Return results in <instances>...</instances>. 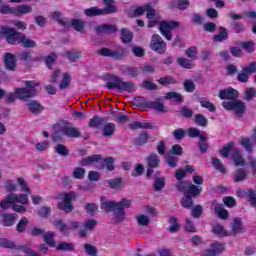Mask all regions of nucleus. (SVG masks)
<instances>
[{
	"label": "nucleus",
	"instance_id": "f257e3e1",
	"mask_svg": "<svg viewBox=\"0 0 256 256\" xmlns=\"http://www.w3.org/2000/svg\"><path fill=\"white\" fill-rule=\"evenodd\" d=\"M125 207H131V200L122 199L119 202L104 201L101 202V209L105 213H113L115 223H122L125 220Z\"/></svg>",
	"mask_w": 256,
	"mask_h": 256
},
{
	"label": "nucleus",
	"instance_id": "f03ea898",
	"mask_svg": "<svg viewBox=\"0 0 256 256\" xmlns=\"http://www.w3.org/2000/svg\"><path fill=\"white\" fill-rule=\"evenodd\" d=\"M109 82L106 83L107 89H117L120 93L125 91L126 93H135L137 86L131 81H124L123 78L115 74L108 75Z\"/></svg>",
	"mask_w": 256,
	"mask_h": 256
},
{
	"label": "nucleus",
	"instance_id": "7ed1b4c3",
	"mask_svg": "<svg viewBox=\"0 0 256 256\" xmlns=\"http://www.w3.org/2000/svg\"><path fill=\"white\" fill-rule=\"evenodd\" d=\"M25 85L26 87L24 88H14V93L20 101H27L28 99L35 97V94L37 93V89L35 88L39 87V83L33 80L26 81Z\"/></svg>",
	"mask_w": 256,
	"mask_h": 256
},
{
	"label": "nucleus",
	"instance_id": "20e7f679",
	"mask_svg": "<svg viewBox=\"0 0 256 256\" xmlns=\"http://www.w3.org/2000/svg\"><path fill=\"white\" fill-rule=\"evenodd\" d=\"M103 3H105V8H99V7H91L84 10V15L86 17H99L103 15H111L117 11V7L113 5V0H103Z\"/></svg>",
	"mask_w": 256,
	"mask_h": 256
},
{
	"label": "nucleus",
	"instance_id": "39448f33",
	"mask_svg": "<svg viewBox=\"0 0 256 256\" xmlns=\"http://www.w3.org/2000/svg\"><path fill=\"white\" fill-rule=\"evenodd\" d=\"M15 203L27 205L29 203V197L27 194H8L4 200L0 201V207L4 211H7V209H11V204Z\"/></svg>",
	"mask_w": 256,
	"mask_h": 256
},
{
	"label": "nucleus",
	"instance_id": "423d86ee",
	"mask_svg": "<svg viewBox=\"0 0 256 256\" xmlns=\"http://www.w3.org/2000/svg\"><path fill=\"white\" fill-rule=\"evenodd\" d=\"M222 107L226 109V111H234L236 117L239 119L243 118V115L247 113V105L245 102L239 100V98L234 101H223Z\"/></svg>",
	"mask_w": 256,
	"mask_h": 256
},
{
	"label": "nucleus",
	"instance_id": "0eeeda50",
	"mask_svg": "<svg viewBox=\"0 0 256 256\" xmlns=\"http://www.w3.org/2000/svg\"><path fill=\"white\" fill-rule=\"evenodd\" d=\"M1 33L9 45H21V40L23 38L22 32H19L9 26H3L1 28Z\"/></svg>",
	"mask_w": 256,
	"mask_h": 256
},
{
	"label": "nucleus",
	"instance_id": "6e6552de",
	"mask_svg": "<svg viewBox=\"0 0 256 256\" xmlns=\"http://www.w3.org/2000/svg\"><path fill=\"white\" fill-rule=\"evenodd\" d=\"M60 197H62V202L58 203V209L64 211V213H71L75 209L73 200L77 199V194L75 192L62 193Z\"/></svg>",
	"mask_w": 256,
	"mask_h": 256
},
{
	"label": "nucleus",
	"instance_id": "1a4fd4ad",
	"mask_svg": "<svg viewBox=\"0 0 256 256\" xmlns=\"http://www.w3.org/2000/svg\"><path fill=\"white\" fill-rule=\"evenodd\" d=\"M98 55H101L102 57H111L115 61H121V59H125L127 55V49L123 47H119L116 50L101 48L98 50Z\"/></svg>",
	"mask_w": 256,
	"mask_h": 256
},
{
	"label": "nucleus",
	"instance_id": "9d476101",
	"mask_svg": "<svg viewBox=\"0 0 256 256\" xmlns=\"http://www.w3.org/2000/svg\"><path fill=\"white\" fill-rule=\"evenodd\" d=\"M179 27V22L172 20V21H161L159 23V31L167 41H171L173 39V34H171V31L173 29H177Z\"/></svg>",
	"mask_w": 256,
	"mask_h": 256
},
{
	"label": "nucleus",
	"instance_id": "9b49d317",
	"mask_svg": "<svg viewBox=\"0 0 256 256\" xmlns=\"http://www.w3.org/2000/svg\"><path fill=\"white\" fill-rule=\"evenodd\" d=\"M150 49L159 55H165L167 51V43L163 41V38L159 36V34H154L150 42Z\"/></svg>",
	"mask_w": 256,
	"mask_h": 256
},
{
	"label": "nucleus",
	"instance_id": "f8f14e48",
	"mask_svg": "<svg viewBox=\"0 0 256 256\" xmlns=\"http://www.w3.org/2000/svg\"><path fill=\"white\" fill-rule=\"evenodd\" d=\"M60 133L70 139H79V137H81V131H79V128L74 127L71 123H67L60 127Z\"/></svg>",
	"mask_w": 256,
	"mask_h": 256
},
{
	"label": "nucleus",
	"instance_id": "ddd939ff",
	"mask_svg": "<svg viewBox=\"0 0 256 256\" xmlns=\"http://www.w3.org/2000/svg\"><path fill=\"white\" fill-rule=\"evenodd\" d=\"M218 97L222 99V101H235V99H239V91L233 87H228L226 89L220 90Z\"/></svg>",
	"mask_w": 256,
	"mask_h": 256
},
{
	"label": "nucleus",
	"instance_id": "4468645a",
	"mask_svg": "<svg viewBox=\"0 0 256 256\" xmlns=\"http://www.w3.org/2000/svg\"><path fill=\"white\" fill-rule=\"evenodd\" d=\"M1 221L0 225L2 227H13L17 223V214L16 213H4L0 214Z\"/></svg>",
	"mask_w": 256,
	"mask_h": 256
},
{
	"label": "nucleus",
	"instance_id": "2eb2a0df",
	"mask_svg": "<svg viewBox=\"0 0 256 256\" xmlns=\"http://www.w3.org/2000/svg\"><path fill=\"white\" fill-rule=\"evenodd\" d=\"M225 250V245L219 242H214L210 245V249L204 251L202 256H218Z\"/></svg>",
	"mask_w": 256,
	"mask_h": 256
},
{
	"label": "nucleus",
	"instance_id": "dca6fc26",
	"mask_svg": "<svg viewBox=\"0 0 256 256\" xmlns=\"http://www.w3.org/2000/svg\"><path fill=\"white\" fill-rule=\"evenodd\" d=\"M4 65L8 71H15L17 69V59L15 54L7 52L4 54Z\"/></svg>",
	"mask_w": 256,
	"mask_h": 256
},
{
	"label": "nucleus",
	"instance_id": "f3484780",
	"mask_svg": "<svg viewBox=\"0 0 256 256\" xmlns=\"http://www.w3.org/2000/svg\"><path fill=\"white\" fill-rule=\"evenodd\" d=\"M103 161V156L99 154H94L85 158H82L80 161V165L82 167H90V165H95V163H100Z\"/></svg>",
	"mask_w": 256,
	"mask_h": 256
},
{
	"label": "nucleus",
	"instance_id": "a211bd4d",
	"mask_svg": "<svg viewBox=\"0 0 256 256\" xmlns=\"http://www.w3.org/2000/svg\"><path fill=\"white\" fill-rule=\"evenodd\" d=\"M117 31V27L109 24H103L96 27V33L98 35H111V33H115Z\"/></svg>",
	"mask_w": 256,
	"mask_h": 256
},
{
	"label": "nucleus",
	"instance_id": "6ab92c4d",
	"mask_svg": "<svg viewBox=\"0 0 256 256\" xmlns=\"http://www.w3.org/2000/svg\"><path fill=\"white\" fill-rule=\"evenodd\" d=\"M117 131V126L113 122H108L102 126V137H112Z\"/></svg>",
	"mask_w": 256,
	"mask_h": 256
},
{
	"label": "nucleus",
	"instance_id": "aec40b11",
	"mask_svg": "<svg viewBox=\"0 0 256 256\" xmlns=\"http://www.w3.org/2000/svg\"><path fill=\"white\" fill-rule=\"evenodd\" d=\"M129 128L132 131H137V129H155V126L151 124V122L146 121H134L131 124H129Z\"/></svg>",
	"mask_w": 256,
	"mask_h": 256
},
{
	"label": "nucleus",
	"instance_id": "412c9836",
	"mask_svg": "<svg viewBox=\"0 0 256 256\" xmlns=\"http://www.w3.org/2000/svg\"><path fill=\"white\" fill-rule=\"evenodd\" d=\"M219 31L220 32L218 34H215L213 36L214 43H221V42L227 41V39H229V32H228L227 28L220 26Z\"/></svg>",
	"mask_w": 256,
	"mask_h": 256
},
{
	"label": "nucleus",
	"instance_id": "4be33fe9",
	"mask_svg": "<svg viewBox=\"0 0 256 256\" xmlns=\"http://www.w3.org/2000/svg\"><path fill=\"white\" fill-rule=\"evenodd\" d=\"M115 159L113 157L102 158L99 169H107V171H115Z\"/></svg>",
	"mask_w": 256,
	"mask_h": 256
},
{
	"label": "nucleus",
	"instance_id": "5701e85b",
	"mask_svg": "<svg viewBox=\"0 0 256 256\" xmlns=\"http://www.w3.org/2000/svg\"><path fill=\"white\" fill-rule=\"evenodd\" d=\"M104 123H105V118L95 115L88 122V127L92 129H101Z\"/></svg>",
	"mask_w": 256,
	"mask_h": 256
},
{
	"label": "nucleus",
	"instance_id": "b1692460",
	"mask_svg": "<svg viewBox=\"0 0 256 256\" xmlns=\"http://www.w3.org/2000/svg\"><path fill=\"white\" fill-rule=\"evenodd\" d=\"M215 214L219 219H228L229 218V211L225 209V206L221 203H216L214 207Z\"/></svg>",
	"mask_w": 256,
	"mask_h": 256
},
{
	"label": "nucleus",
	"instance_id": "393cba45",
	"mask_svg": "<svg viewBox=\"0 0 256 256\" xmlns=\"http://www.w3.org/2000/svg\"><path fill=\"white\" fill-rule=\"evenodd\" d=\"M146 161L148 167L150 168L157 169L161 167V160L159 159V156H157V154L155 153L150 154Z\"/></svg>",
	"mask_w": 256,
	"mask_h": 256
},
{
	"label": "nucleus",
	"instance_id": "a878e982",
	"mask_svg": "<svg viewBox=\"0 0 256 256\" xmlns=\"http://www.w3.org/2000/svg\"><path fill=\"white\" fill-rule=\"evenodd\" d=\"M186 195H189L190 197H199L201 193H203V187L197 186L194 184H190L188 186V190L185 192Z\"/></svg>",
	"mask_w": 256,
	"mask_h": 256
},
{
	"label": "nucleus",
	"instance_id": "bb28decb",
	"mask_svg": "<svg viewBox=\"0 0 256 256\" xmlns=\"http://www.w3.org/2000/svg\"><path fill=\"white\" fill-rule=\"evenodd\" d=\"M27 105L29 111H31V113L34 115H39V113H41L44 109L41 103L37 102L36 100H31Z\"/></svg>",
	"mask_w": 256,
	"mask_h": 256
},
{
	"label": "nucleus",
	"instance_id": "cd10ccee",
	"mask_svg": "<svg viewBox=\"0 0 256 256\" xmlns=\"http://www.w3.org/2000/svg\"><path fill=\"white\" fill-rule=\"evenodd\" d=\"M148 109H153L154 111H157L158 113H167V110H165V104H163V102H159V101H149Z\"/></svg>",
	"mask_w": 256,
	"mask_h": 256
},
{
	"label": "nucleus",
	"instance_id": "c85d7f7f",
	"mask_svg": "<svg viewBox=\"0 0 256 256\" xmlns=\"http://www.w3.org/2000/svg\"><path fill=\"white\" fill-rule=\"evenodd\" d=\"M245 179H247V170H245V168L237 169L235 171L233 181H235V183H243Z\"/></svg>",
	"mask_w": 256,
	"mask_h": 256
},
{
	"label": "nucleus",
	"instance_id": "c756f323",
	"mask_svg": "<svg viewBox=\"0 0 256 256\" xmlns=\"http://www.w3.org/2000/svg\"><path fill=\"white\" fill-rule=\"evenodd\" d=\"M120 39L122 43H131L133 41V32L127 28H122L120 32Z\"/></svg>",
	"mask_w": 256,
	"mask_h": 256
},
{
	"label": "nucleus",
	"instance_id": "7c9ffc66",
	"mask_svg": "<svg viewBox=\"0 0 256 256\" xmlns=\"http://www.w3.org/2000/svg\"><path fill=\"white\" fill-rule=\"evenodd\" d=\"M20 45H22L24 49H35V47H37V42L35 40H31L25 34H23Z\"/></svg>",
	"mask_w": 256,
	"mask_h": 256
},
{
	"label": "nucleus",
	"instance_id": "2f4dec72",
	"mask_svg": "<svg viewBox=\"0 0 256 256\" xmlns=\"http://www.w3.org/2000/svg\"><path fill=\"white\" fill-rule=\"evenodd\" d=\"M33 11V7L31 5L22 4L18 7H15V17H20V15H27V13H31Z\"/></svg>",
	"mask_w": 256,
	"mask_h": 256
},
{
	"label": "nucleus",
	"instance_id": "473e14b6",
	"mask_svg": "<svg viewBox=\"0 0 256 256\" xmlns=\"http://www.w3.org/2000/svg\"><path fill=\"white\" fill-rule=\"evenodd\" d=\"M71 27H73L75 31H78V33H82L83 35H85V22L83 20L72 19Z\"/></svg>",
	"mask_w": 256,
	"mask_h": 256
},
{
	"label": "nucleus",
	"instance_id": "72a5a7b5",
	"mask_svg": "<svg viewBox=\"0 0 256 256\" xmlns=\"http://www.w3.org/2000/svg\"><path fill=\"white\" fill-rule=\"evenodd\" d=\"M232 161L236 167H245V159H243V155L238 150L232 154Z\"/></svg>",
	"mask_w": 256,
	"mask_h": 256
},
{
	"label": "nucleus",
	"instance_id": "f704fd0d",
	"mask_svg": "<svg viewBox=\"0 0 256 256\" xmlns=\"http://www.w3.org/2000/svg\"><path fill=\"white\" fill-rule=\"evenodd\" d=\"M199 103L201 107H203V109H207L208 111H210V113H215V111H217V107L215 106V104H213V102L207 100L206 98H200Z\"/></svg>",
	"mask_w": 256,
	"mask_h": 256
},
{
	"label": "nucleus",
	"instance_id": "c9c22d12",
	"mask_svg": "<svg viewBox=\"0 0 256 256\" xmlns=\"http://www.w3.org/2000/svg\"><path fill=\"white\" fill-rule=\"evenodd\" d=\"M29 225V218L22 217L17 225H16V231L17 233H25L27 231V226Z\"/></svg>",
	"mask_w": 256,
	"mask_h": 256
},
{
	"label": "nucleus",
	"instance_id": "e433bc0d",
	"mask_svg": "<svg viewBox=\"0 0 256 256\" xmlns=\"http://www.w3.org/2000/svg\"><path fill=\"white\" fill-rule=\"evenodd\" d=\"M52 19H54V21L59 23V25H62V27H69L70 25L69 19L61 18V12H57V11L53 12Z\"/></svg>",
	"mask_w": 256,
	"mask_h": 256
},
{
	"label": "nucleus",
	"instance_id": "4c0bfd02",
	"mask_svg": "<svg viewBox=\"0 0 256 256\" xmlns=\"http://www.w3.org/2000/svg\"><path fill=\"white\" fill-rule=\"evenodd\" d=\"M140 69L137 67L128 66L123 70V75H127V77H131L132 79H137L139 77Z\"/></svg>",
	"mask_w": 256,
	"mask_h": 256
},
{
	"label": "nucleus",
	"instance_id": "58836bf2",
	"mask_svg": "<svg viewBox=\"0 0 256 256\" xmlns=\"http://www.w3.org/2000/svg\"><path fill=\"white\" fill-rule=\"evenodd\" d=\"M110 189H121L123 187V179L120 177L106 180Z\"/></svg>",
	"mask_w": 256,
	"mask_h": 256
},
{
	"label": "nucleus",
	"instance_id": "ea45409f",
	"mask_svg": "<svg viewBox=\"0 0 256 256\" xmlns=\"http://www.w3.org/2000/svg\"><path fill=\"white\" fill-rule=\"evenodd\" d=\"M0 247H3L4 249H16L17 251H19V246H17L15 242L7 238L0 239Z\"/></svg>",
	"mask_w": 256,
	"mask_h": 256
},
{
	"label": "nucleus",
	"instance_id": "a19ab883",
	"mask_svg": "<svg viewBox=\"0 0 256 256\" xmlns=\"http://www.w3.org/2000/svg\"><path fill=\"white\" fill-rule=\"evenodd\" d=\"M43 239L46 245L55 247V233L52 231L44 232Z\"/></svg>",
	"mask_w": 256,
	"mask_h": 256
},
{
	"label": "nucleus",
	"instance_id": "79ce46f5",
	"mask_svg": "<svg viewBox=\"0 0 256 256\" xmlns=\"http://www.w3.org/2000/svg\"><path fill=\"white\" fill-rule=\"evenodd\" d=\"M212 166L216 171H219V173H222L223 175L227 173V169H225V166L223 165V162L219 158H212Z\"/></svg>",
	"mask_w": 256,
	"mask_h": 256
},
{
	"label": "nucleus",
	"instance_id": "37998d69",
	"mask_svg": "<svg viewBox=\"0 0 256 256\" xmlns=\"http://www.w3.org/2000/svg\"><path fill=\"white\" fill-rule=\"evenodd\" d=\"M198 149L200 153H207L209 150V142H207V136H200V140L198 141Z\"/></svg>",
	"mask_w": 256,
	"mask_h": 256
},
{
	"label": "nucleus",
	"instance_id": "c03bdc74",
	"mask_svg": "<svg viewBox=\"0 0 256 256\" xmlns=\"http://www.w3.org/2000/svg\"><path fill=\"white\" fill-rule=\"evenodd\" d=\"M84 209H85L86 213L88 215H90L91 217H95V215H97V213H99V207H97V204H95V203H87L84 206Z\"/></svg>",
	"mask_w": 256,
	"mask_h": 256
},
{
	"label": "nucleus",
	"instance_id": "a18cd8bd",
	"mask_svg": "<svg viewBox=\"0 0 256 256\" xmlns=\"http://www.w3.org/2000/svg\"><path fill=\"white\" fill-rule=\"evenodd\" d=\"M180 204L184 209H191L193 207V197L185 193L184 197L180 200Z\"/></svg>",
	"mask_w": 256,
	"mask_h": 256
},
{
	"label": "nucleus",
	"instance_id": "49530a36",
	"mask_svg": "<svg viewBox=\"0 0 256 256\" xmlns=\"http://www.w3.org/2000/svg\"><path fill=\"white\" fill-rule=\"evenodd\" d=\"M134 143L138 146L147 145V143H149V134H147V132L140 133Z\"/></svg>",
	"mask_w": 256,
	"mask_h": 256
},
{
	"label": "nucleus",
	"instance_id": "de8ad7c7",
	"mask_svg": "<svg viewBox=\"0 0 256 256\" xmlns=\"http://www.w3.org/2000/svg\"><path fill=\"white\" fill-rule=\"evenodd\" d=\"M69 87H71V75L65 73L63 74V78L59 84V89L65 90L69 89Z\"/></svg>",
	"mask_w": 256,
	"mask_h": 256
},
{
	"label": "nucleus",
	"instance_id": "09e8293b",
	"mask_svg": "<svg viewBox=\"0 0 256 256\" xmlns=\"http://www.w3.org/2000/svg\"><path fill=\"white\" fill-rule=\"evenodd\" d=\"M53 225L57 227L63 235H67L69 233V227L65 222H63V220H55Z\"/></svg>",
	"mask_w": 256,
	"mask_h": 256
},
{
	"label": "nucleus",
	"instance_id": "8fccbe9b",
	"mask_svg": "<svg viewBox=\"0 0 256 256\" xmlns=\"http://www.w3.org/2000/svg\"><path fill=\"white\" fill-rule=\"evenodd\" d=\"M55 153L61 155V157H69V149H67L66 145L57 144L54 148Z\"/></svg>",
	"mask_w": 256,
	"mask_h": 256
},
{
	"label": "nucleus",
	"instance_id": "3c124183",
	"mask_svg": "<svg viewBox=\"0 0 256 256\" xmlns=\"http://www.w3.org/2000/svg\"><path fill=\"white\" fill-rule=\"evenodd\" d=\"M194 121L199 127H207L209 125V120L203 114H196Z\"/></svg>",
	"mask_w": 256,
	"mask_h": 256
},
{
	"label": "nucleus",
	"instance_id": "603ef678",
	"mask_svg": "<svg viewBox=\"0 0 256 256\" xmlns=\"http://www.w3.org/2000/svg\"><path fill=\"white\" fill-rule=\"evenodd\" d=\"M65 56L67 57V59H69L71 63H75L77 59H81L83 57V55L79 51H67L65 53Z\"/></svg>",
	"mask_w": 256,
	"mask_h": 256
},
{
	"label": "nucleus",
	"instance_id": "864d4df0",
	"mask_svg": "<svg viewBox=\"0 0 256 256\" xmlns=\"http://www.w3.org/2000/svg\"><path fill=\"white\" fill-rule=\"evenodd\" d=\"M240 145L245 149V151H248V153H251L253 151V144L251 143V138L249 137H242L240 140Z\"/></svg>",
	"mask_w": 256,
	"mask_h": 256
},
{
	"label": "nucleus",
	"instance_id": "5fc2aeb1",
	"mask_svg": "<svg viewBox=\"0 0 256 256\" xmlns=\"http://www.w3.org/2000/svg\"><path fill=\"white\" fill-rule=\"evenodd\" d=\"M159 85H162L163 87L167 85H175L177 83V80L173 78L172 76H165L158 79Z\"/></svg>",
	"mask_w": 256,
	"mask_h": 256
},
{
	"label": "nucleus",
	"instance_id": "6e6d98bb",
	"mask_svg": "<svg viewBox=\"0 0 256 256\" xmlns=\"http://www.w3.org/2000/svg\"><path fill=\"white\" fill-rule=\"evenodd\" d=\"M235 143L229 142L227 145H225L222 149H220L219 153L221 157H224L225 159L229 157V154L233 150Z\"/></svg>",
	"mask_w": 256,
	"mask_h": 256
},
{
	"label": "nucleus",
	"instance_id": "4d7b16f0",
	"mask_svg": "<svg viewBox=\"0 0 256 256\" xmlns=\"http://www.w3.org/2000/svg\"><path fill=\"white\" fill-rule=\"evenodd\" d=\"M177 191H179L180 193H187V191L189 190V182L185 181V180H180L176 183L175 185Z\"/></svg>",
	"mask_w": 256,
	"mask_h": 256
},
{
	"label": "nucleus",
	"instance_id": "13d9d810",
	"mask_svg": "<svg viewBox=\"0 0 256 256\" xmlns=\"http://www.w3.org/2000/svg\"><path fill=\"white\" fill-rule=\"evenodd\" d=\"M212 232L217 237H227V230H225V228L221 224H217L216 226H214Z\"/></svg>",
	"mask_w": 256,
	"mask_h": 256
},
{
	"label": "nucleus",
	"instance_id": "bf43d9fd",
	"mask_svg": "<svg viewBox=\"0 0 256 256\" xmlns=\"http://www.w3.org/2000/svg\"><path fill=\"white\" fill-rule=\"evenodd\" d=\"M243 229V222L241 221V218H235L232 223V231L233 233H241Z\"/></svg>",
	"mask_w": 256,
	"mask_h": 256
},
{
	"label": "nucleus",
	"instance_id": "052dcab7",
	"mask_svg": "<svg viewBox=\"0 0 256 256\" xmlns=\"http://www.w3.org/2000/svg\"><path fill=\"white\" fill-rule=\"evenodd\" d=\"M169 223L171 225L168 229L170 233H176V231H179V220H177L175 216H170Z\"/></svg>",
	"mask_w": 256,
	"mask_h": 256
},
{
	"label": "nucleus",
	"instance_id": "680f3d73",
	"mask_svg": "<svg viewBox=\"0 0 256 256\" xmlns=\"http://www.w3.org/2000/svg\"><path fill=\"white\" fill-rule=\"evenodd\" d=\"M177 63L180 67H183V69H193V63H191L189 59L179 57L177 58Z\"/></svg>",
	"mask_w": 256,
	"mask_h": 256
},
{
	"label": "nucleus",
	"instance_id": "e2e57ef3",
	"mask_svg": "<svg viewBox=\"0 0 256 256\" xmlns=\"http://www.w3.org/2000/svg\"><path fill=\"white\" fill-rule=\"evenodd\" d=\"M183 87H184L186 93H193L195 91V89H197L195 82H193V80H189V79L184 81Z\"/></svg>",
	"mask_w": 256,
	"mask_h": 256
},
{
	"label": "nucleus",
	"instance_id": "0e129e2a",
	"mask_svg": "<svg viewBox=\"0 0 256 256\" xmlns=\"http://www.w3.org/2000/svg\"><path fill=\"white\" fill-rule=\"evenodd\" d=\"M256 97V89L255 88H247L244 92V100L245 101H253Z\"/></svg>",
	"mask_w": 256,
	"mask_h": 256
},
{
	"label": "nucleus",
	"instance_id": "69168bd1",
	"mask_svg": "<svg viewBox=\"0 0 256 256\" xmlns=\"http://www.w3.org/2000/svg\"><path fill=\"white\" fill-rule=\"evenodd\" d=\"M180 115L184 117V119H191V117H193V110L187 106H182L180 108Z\"/></svg>",
	"mask_w": 256,
	"mask_h": 256
},
{
	"label": "nucleus",
	"instance_id": "338daca9",
	"mask_svg": "<svg viewBox=\"0 0 256 256\" xmlns=\"http://www.w3.org/2000/svg\"><path fill=\"white\" fill-rule=\"evenodd\" d=\"M72 175H73L74 179H84L85 169L82 167H76V168H74Z\"/></svg>",
	"mask_w": 256,
	"mask_h": 256
},
{
	"label": "nucleus",
	"instance_id": "774afa93",
	"mask_svg": "<svg viewBox=\"0 0 256 256\" xmlns=\"http://www.w3.org/2000/svg\"><path fill=\"white\" fill-rule=\"evenodd\" d=\"M242 71L248 75H253L256 73V61L251 62L248 66L243 67Z\"/></svg>",
	"mask_w": 256,
	"mask_h": 256
}]
</instances>
